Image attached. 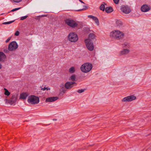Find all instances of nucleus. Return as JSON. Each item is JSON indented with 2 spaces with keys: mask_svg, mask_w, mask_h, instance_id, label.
I'll use <instances>...</instances> for the list:
<instances>
[{
  "mask_svg": "<svg viewBox=\"0 0 151 151\" xmlns=\"http://www.w3.org/2000/svg\"><path fill=\"white\" fill-rule=\"evenodd\" d=\"M121 12L125 14H128L131 11V9L129 7L125 5L122 6L121 8Z\"/></svg>",
  "mask_w": 151,
  "mask_h": 151,
  "instance_id": "10",
  "label": "nucleus"
},
{
  "mask_svg": "<svg viewBox=\"0 0 151 151\" xmlns=\"http://www.w3.org/2000/svg\"><path fill=\"white\" fill-rule=\"evenodd\" d=\"M113 9L111 7H108L106 8L105 11L108 13H110L112 12Z\"/></svg>",
  "mask_w": 151,
  "mask_h": 151,
  "instance_id": "20",
  "label": "nucleus"
},
{
  "mask_svg": "<svg viewBox=\"0 0 151 151\" xmlns=\"http://www.w3.org/2000/svg\"><path fill=\"white\" fill-rule=\"evenodd\" d=\"M137 99L136 96L134 95H131L125 97L122 100V102H129L135 100Z\"/></svg>",
  "mask_w": 151,
  "mask_h": 151,
  "instance_id": "7",
  "label": "nucleus"
},
{
  "mask_svg": "<svg viewBox=\"0 0 151 151\" xmlns=\"http://www.w3.org/2000/svg\"><path fill=\"white\" fill-rule=\"evenodd\" d=\"M65 22L68 25L73 28H79L81 27V23L79 22L70 18L66 19Z\"/></svg>",
  "mask_w": 151,
  "mask_h": 151,
  "instance_id": "2",
  "label": "nucleus"
},
{
  "mask_svg": "<svg viewBox=\"0 0 151 151\" xmlns=\"http://www.w3.org/2000/svg\"><path fill=\"white\" fill-rule=\"evenodd\" d=\"M105 6L104 4H101L100 6V9L102 11H104L105 9Z\"/></svg>",
  "mask_w": 151,
  "mask_h": 151,
  "instance_id": "24",
  "label": "nucleus"
},
{
  "mask_svg": "<svg viewBox=\"0 0 151 151\" xmlns=\"http://www.w3.org/2000/svg\"><path fill=\"white\" fill-rule=\"evenodd\" d=\"M76 71V68L74 66L70 67L68 70V72L70 74L74 73Z\"/></svg>",
  "mask_w": 151,
  "mask_h": 151,
  "instance_id": "19",
  "label": "nucleus"
},
{
  "mask_svg": "<svg viewBox=\"0 0 151 151\" xmlns=\"http://www.w3.org/2000/svg\"><path fill=\"white\" fill-rule=\"evenodd\" d=\"M18 47V45L16 41H12L10 42L8 46V50L10 51H13Z\"/></svg>",
  "mask_w": 151,
  "mask_h": 151,
  "instance_id": "8",
  "label": "nucleus"
},
{
  "mask_svg": "<svg viewBox=\"0 0 151 151\" xmlns=\"http://www.w3.org/2000/svg\"><path fill=\"white\" fill-rule=\"evenodd\" d=\"M2 68V65L0 63V69H1Z\"/></svg>",
  "mask_w": 151,
  "mask_h": 151,
  "instance_id": "36",
  "label": "nucleus"
},
{
  "mask_svg": "<svg viewBox=\"0 0 151 151\" xmlns=\"http://www.w3.org/2000/svg\"><path fill=\"white\" fill-rule=\"evenodd\" d=\"M64 85L63 83L61 84L60 85V86L61 88H63L64 87Z\"/></svg>",
  "mask_w": 151,
  "mask_h": 151,
  "instance_id": "33",
  "label": "nucleus"
},
{
  "mask_svg": "<svg viewBox=\"0 0 151 151\" xmlns=\"http://www.w3.org/2000/svg\"><path fill=\"white\" fill-rule=\"evenodd\" d=\"M13 1L16 3H19L21 2L22 0H13Z\"/></svg>",
  "mask_w": 151,
  "mask_h": 151,
  "instance_id": "29",
  "label": "nucleus"
},
{
  "mask_svg": "<svg viewBox=\"0 0 151 151\" xmlns=\"http://www.w3.org/2000/svg\"><path fill=\"white\" fill-rule=\"evenodd\" d=\"M42 90L43 91H45V90H46V88L44 87V88H42Z\"/></svg>",
  "mask_w": 151,
  "mask_h": 151,
  "instance_id": "34",
  "label": "nucleus"
},
{
  "mask_svg": "<svg viewBox=\"0 0 151 151\" xmlns=\"http://www.w3.org/2000/svg\"><path fill=\"white\" fill-rule=\"evenodd\" d=\"M28 102L32 105L37 104L40 102L39 97L34 95H31L29 96L27 100Z\"/></svg>",
  "mask_w": 151,
  "mask_h": 151,
  "instance_id": "4",
  "label": "nucleus"
},
{
  "mask_svg": "<svg viewBox=\"0 0 151 151\" xmlns=\"http://www.w3.org/2000/svg\"><path fill=\"white\" fill-rule=\"evenodd\" d=\"M84 91V90L81 89V90H79L78 91V92L79 93H81L83 92Z\"/></svg>",
  "mask_w": 151,
  "mask_h": 151,
  "instance_id": "32",
  "label": "nucleus"
},
{
  "mask_svg": "<svg viewBox=\"0 0 151 151\" xmlns=\"http://www.w3.org/2000/svg\"><path fill=\"white\" fill-rule=\"evenodd\" d=\"M115 23L117 25L119 26L122 24V22L120 20L116 19L115 21Z\"/></svg>",
  "mask_w": 151,
  "mask_h": 151,
  "instance_id": "23",
  "label": "nucleus"
},
{
  "mask_svg": "<svg viewBox=\"0 0 151 151\" xmlns=\"http://www.w3.org/2000/svg\"><path fill=\"white\" fill-rule=\"evenodd\" d=\"M96 35L93 33H90L88 36V38L85 40H88L90 42L95 41L96 40Z\"/></svg>",
  "mask_w": 151,
  "mask_h": 151,
  "instance_id": "12",
  "label": "nucleus"
},
{
  "mask_svg": "<svg viewBox=\"0 0 151 151\" xmlns=\"http://www.w3.org/2000/svg\"><path fill=\"white\" fill-rule=\"evenodd\" d=\"M114 2L116 4H119V0H113Z\"/></svg>",
  "mask_w": 151,
  "mask_h": 151,
  "instance_id": "25",
  "label": "nucleus"
},
{
  "mask_svg": "<svg viewBox=\"0 0 151 151\" xmlns=\"http://www.w3.org/2000/svg\"><path fill=\"white\" fill-rule=\"evenodd\" d=\"M109 36L113 39L119 40L124 37V33L123 32L119 30L114 29L110 32Z\"/></svg>",
  "mask_w": 151,
  "mask_h": 151,
  "instance_id": "1",
  "label": "nucleus"
},
{
  "mask_svg": "<svg viewBox=\"0 0 151 151\" xmlns=\"http://www.w3.org/2000/svg\"><path fill=\"white\" fill-rule=\"evenodd\" d=\"M19 31H17L15 32L14 35L16 36H18L19 35Z\"/></svg>",
  "mask_w": 151,
  "mask_h": 151,
  "instance_id": "26",
  "label": "nucleus"
},
{
  "mask_svg": "<svg viewBox=\"0 0 151 151\" xmlns=\"http://www.w3.org/2000/svg\"><path fill=\"white\" fill-rule=\"evenodd\" d=\"M13 21L9 22H4L3 23V24H9L12 23Z\"/></svg>",
  "mask_w": 151,
  "mask_h": 151,
  "instance_id": "27",
  "label": "nucleus"
},
{
  "mask_svg": "<svg viewBox=\"0 0 151 151\" xmlns=\"http://www.w3.org/2000/svg\"><path fill=\"white\" fill-rule=\"evenodd\" d=\"M68 39L70 42H77L78 40V36L76 32H72L69 34Z\"/></svg>",
  "mask_w": 151,
  "mask_h": 151,
  "instance_id": "5",
  "label": "nucleus"
},
{
  "mask_svg": "<svg viewBox=\"0 0 151 151\" xmlns=\"http://www.w3.org/2000/svg\"><path fill=\"white\" fill-rule=\"evenodd\" d=\"M88 40H85L86 46L87 49L90 51H92L94 49V45L93 42H90Z\"/></svg>",
  "mask_w": 151,
  "mask_h": 151,
  "instance_id": "6",
  "label": "nucleus"
},
{
  "mask_svg": "<svg viewBox=\"0 0 151 151\" xmlns=\"http://www.w3.org/2000/svg\"><path fill=\"white\" fill-rule=\"evenodd\" d=\"M88 17L91 19L94 22L96 26H99V25L100 22L99 20L97 17L92 15H89Z\"/></svg>",
  "mask_w": 151,
  "mask_h": 151,
  "instance_id": "16",
  "label": "nucleus"
},
{
  "mask_svg": "<svg viewBox=\"0 0 151 151\" xmlns=\"http://www.w3.org/2000/svg\"><path fill=\"white\" fill-rule=\"evenodd\" d=\"M130 52V50L128 49H124L121 50L119 53V56H124L129 54Z\"/></svg>",
  "mask_w": 151,
  "mask_h": 151,
  "instance_id": "15",
  "label": "nucleus"
},
{
  "mask_svg": "<svg viewBox=\"0 0 151 151\" xmlns=\"http://www.w3.org/2000/svg\"><path fill=\"white\" fill-rule=\"evenodd\" d=\"M4 93L5 95L8 96L10 94V93L6 88H4Z\"/></svg>",
  "mask_w": 151,
  "mask_h": 151,
  "instance_id": "22",
  "label": "nucleus"
},
{
  "mask_svg": "<svg viewBox=\"0 0 151 151\" xmlns=\"http://www.w3.org/2000/svg\"><path fill=\"white\" fill-rule=\"evenodd\" d=\"M150 9V7L149 5L145 4L142 6L141 7V11L144 12H148Z\"/></svg>",
  "mask_w": 151,
  "mask_h": 151,
  "instance_id": "14",
  "label": "nucleus"
},
{
  "mask_svg": "<svg viewBox=\"0 0 151 151\" xmlns=\"http://www.w3.org/2000/svg\"><path fill=\"white\" fill-rule=\"evenodd\" d=\"M20 9V8H15V9H12V12L15 11H16V10H17L19 9Z\"/></svg>",
  "mask_w": 151,
  "mask_h": 151,
  "instance_id": "31",
  "label": "nucleus"
},
{
  "mask_svg": "<svg viewBox=\"0 0 151 151\" xmlns=\"http://www.w3.org/2000/svg\"><path fill=\"white\" fill-rule=\"evenodd\" d=\"M6 58L5 55L2 52H0V61L4 62Z\"/></svg>",
  "mask_w": 151,
  "mask_h": 151,
  "instance_id": "18",
  "label": "nucleus"
},
{
  "mask_svg": "<svg viewBox=\"0 0 151 151\" xmlns=\"http://www.w3.org/2000/svg\"><path fill=\"white\" fill-rule=\"evenodd\" d=\"M59 99L58 96H51L49 97L46 98L45 100V102L46 103H51L54 102Z\"/></svg>",
  "mask_w": 151,
  "mask_h": 151,
  "instance_id": "11",
  "label": "nucleus"
},
{
  "mask_svg": "<svg viewBox=\"0 0 151 151\" xmlns=\"http://www.w3.org/2000/svg\"><path fill=\"white\" fill-rule=\"evenodd\" d=\"M11 37H8L5 41V42L6 43L8 42L10 40Z\"/></svg>",
  "mask_w": 151,
  "mask_h": 151,
  "instance_id": "28",
  "label": "nucleus"
},
{
  "mask_svg": "<svg viewBox=\"0 0 151 151\" xmlns=\"http://www.w3.org/2000/svg\"><path fill=\"white\" fill-rule=\"evenodd\" d=\"M76 78V76L75 74L72 75L69 77V80L72 81H75Z\"/></svg>",
  "mask_w": 151,
  "mask_h": 151,
  "instance_id": "21",
  "label": "nucleus"
},
{
  "mask_svg": "<svg viewBox=\"0 0 151 151\" xmlns=\"http://www.w3.org/2000/svg\"><path fill=\"white\" fill-rule=\"evenodd\" d=\"M93 68L91 63H86L83 64L80 67L81 71L84 73H87L91 71Z\"/></svg>",
  "mask_w": 151,
  "mask_h": 151,
  "instance_id": "3",
  "label": "nucleus"
},
{
  "mask_svg": "<svg viewBox=\"0 0 151 151\" xmlns=\"http://www.w3.org/2000/svg\"><path fill=\"white\" fill-rule=\"evenodd\" d=\"M46 90L48 91V90H50V88H46Z\"/></svg>",
  "mask_w": 151,
  "mask_h": 151,
  "instance_id": "35",
  "label": "nucleus"
},
{
  "mask_svg": "<svg viewBox=\"0 0 151 151\" xmlns=\"http://www.w3.org/2000/svg\"><path fill=\"white\" fill-rule=\"evenodd\" d=\"M27 17V16H25L24 17H22L21 18V20H23L25 19H26Z\"/></svg>",
  "mask_w": 151,
  "mask_h": 151,
  "instance_id": "30",
  "label": "nucleus"
},
{
  "mask_svg": "<svg viewBox=\"0 0 151 151\" xmlns=\"http://www.w3.org/2000/svg\"><path fill=\"white\" fill-rule=\"evenodd\" d=\"M17 100V96L15 95L13 96L10 99H6L5 100L6 103L10 104H14Z\"/></svg>",
  "mask_w": 151,
  "mask_h": 151,
  "instance_id": "9",
  "label": "nucleus"
},
{
  "mask_svg": "<svg viewBox=\"0 0 151 151\" xmlns=\"http://www.w3.org/2000/svg\"><path fill=\"white\" fill-rule=\"evenodd\" d=\"M27 92H23L21 93L20 96V98L21 99H25L29 95Z\"/></svg>",
  "mask_w": 151,
  "mask_h": 151,
  "instance_id": "17",
  "label": "nucleus"
},
{
  "mask_svg": "<svg viewBox=\"0 0 151 151\" xmlns=\"http://www.w3.org/2000/svg\"><path fill=\"white\" fill-rule=\"evenodd\" d=\"M75 83L72 81H68L66 82L64 85V87L67 89H70L73 86Z\"/></svg>",
  "mask_w": 151,
  "mask_h": 151,
  "instance_id": "13",
  "label": "nucleus"
}]
</instances>
